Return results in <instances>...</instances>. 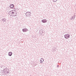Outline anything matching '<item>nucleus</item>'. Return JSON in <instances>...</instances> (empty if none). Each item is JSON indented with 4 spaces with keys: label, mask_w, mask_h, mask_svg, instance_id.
I'll use <instances>...</instances> for the list:
<instances>
[{
    "label": "nucleus",
    "mask_w": 76,
    "mask_h": 76,
    "mask_svg": "<svg viewBox=\"0 0 76 76\" xmlns=\"http://www.w3.org/2000/svg\"><path fill=\"white\" fill-rule=\"evenodd\" d=\"M16 14V12L14 10H11L9 12V15L12 16H15Z\"/></svg>",
    "instance_id": "1"
},
{
    "label": "nucleus",
    "mask_w": 76,
    "mask_h": 76,
    "mask_svg": "<svg viewBox=\"0 0 76 76\" xmlns=\"http://www.w3.org/2000/svg\"><path fill=\"white\" fill-rule=\"evenodd\" d=\"M70 35L69 34H66L64 35V37L65 38H66V39H67V38H70Z\"/></svg>",
    "instance_id": "2"
},
{
    "label": "nucleus",
    "mask_w": 76,
    "mask_h": 76,
    "mask_svg": "<svg viewBox=\"0 0 76 76\" xmlns=\"http://www.w3.org/2000/svg\"><path fill=\"white\" fill-rule=\"evenodd\" d=\"M47 20H42V22H43V23H45V22H47Z\"/></svg>",
    "instance_id": "3"
},
{
    "label": "nucleus",
    "mask_w": 76,
    "mask_h": 76,
    "mask_svg": "<svg viewBox=\"0 0 76 76\" xmlns=\"http://www.w3.org/2000/svg\"><path fill=\"white\" fill-rule=\"evenodd\" d=\"M10 8H12V9H13L14 7V5L13 4H11L10 6Z\"/></svg>",
    "instance_id": "4"
},
{
    "label": "nucleus",
    "mask_w": 76,
    "mask_h": 76,
    "mask_svg": "<svg viewBox=\"0 0 76 76\" xmlns=\"http://www.w3.org/2000/svg\"><path fill=\"white\" fill-rule=\"evenodd\" d=\"M26 16H29V12H27L26 14Z\"/></svg>",
    "instance_id": "5"
},
{
    "label": "nucleus",
    "mask_w": 76,
    "mask_h": 76,
    "mask_svg": "<svg viewBox=\"0 0 76 76\" xmlns=\"http://www.w3.org/2000/svg\"><path fill=\"white\" fill-rule=\"evenodd\" d=\"M44 61V59L42 58H41L40 61V62L41 63H42V62Z\"/></svg>",
    "instance_id": "6"
},
{
    "label": "nucleus",
    "mask_w": 76,
    "mask_h": 76,
    "mask_svg": "<svg viewBox=\"0 0 76 76\" xmlns=\"http://www.w3.org/2000/svg\"><path fill=\"white\" fill-rule=\"evenodd\" d=\"M8 55L10 56H12V53L11 52L9 53Z\"/></svg>",
    "instance_id": "7"
},
{
    "label": "nucleus",
    "mask_w": 76,
    "mask_h": 76,
    "mask_svg": "<svg viewBox=\"0 0 76 76\" xmlns=\"http://www.w3.org/2000/svg\"><path fill=\"white\" fill-rule=\"evenodd\" d=\"M26 28H23V32H26Z\"/></svg>",
    "instance_id": "8"
},
{
    "label": "nucleus",
    "mask_w": 76,
    "mask_h": 76,
    "mask_svg": "<svg viewBox=\"0 0 76 76\" xmlns=\"http://www.w3.org/2000/svg\"><path fill=\"white\" fill-rule=\"evenodd\" d=\"M53 1L54 2H56V1H57V0H53Z\"/></svg>",
    "instance_id": "9"
}]
</instances>
